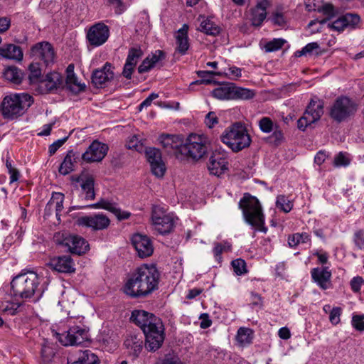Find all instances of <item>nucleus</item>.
<instances>
[{"mask_svg": "<svg viewBox=\"0 0 364 364\" xmlns=\"http://www.w3.org/2000/svg\"><path fill=\"white\" fill-rule=\"evenodd\" d=\"M159 277L154 265H141L130 274L124 292L132 298L146 296L158 288Z\"/></svg>", "mask_w": 364, "mask_h": 364, "instance_id": "f257e3e1", "label": "nucleus"}, {"mask_svg": "<svg viewBox=\"0 0 364 364\" xmlns=\"http://www.w3.org/2000/svg\"><path fill=\"white\" fill-rule=\"evenodd\" d=\"M130 320L143 331L147 349L155 351L161 347L164 340V325L161 318L144 310H134Z\"/></svg>", "mask_w": 364, "mask_h": 364, "instance_id": "f03ea898", "label": "nucleus"}, {"mask_svg": "<svg viewBox=\"0 0 364 364\" xmlns=\"http://www.w3.org/2000/svg\"><path fill=\"white\" fill-rule=\"evenodd\" d=\"M40 279L34 272H27L16 276L11 282L13 294L23 299L34 298L38 301L43 294V290L39 288Z\"/></svg>", "mask_w": 364, "mask_h": 364, "instance_id": "7ed1b4c3", "label": "nucleus"}, {"mask_svg": "<svg viewBox=\"0 0 364 364\" xmlns=\"http://www.w3.org/2000/svg\"><path fill=\"white\" fill-rule=\"evenodd\" d=\"M33 102V97L28 94L8 95L0 104V114L4 119H16L22 116Z\"/></svg>", "mask_w": 364, "mask_h": 364, "instance_id": "20e7f679", "label": "nucleus"}, {"mask_svg": "<svg viewBox=\"0 0 364 364\" xmlns=\"http://www.w3.org/2000/svg\"><path fill=\"white\" fill-rule=\"evenodd\" d=\"M239 208L242 211L244 219L247 223L258 230L266 232L264 227V215L259 200L250 193H245L240 200Z\"/></svg>", "mask_w": 364, "mask_h": 364, "instance_id": "39448f33", "label": "nucleus"}, {"mask_svg": "<svg viewBox=\"0 0 364 364\" xmlns=\"http://www.w3.org/2000/svg\"><path fill=\"white\" fill-rule=\"evenodd\" d=\"M221 141L234 152H238L250 146L252 139L242 122H235L227 127L220 136Z\"/></svg>", "mask_w": 364, "mask_h": 364, "instance_id": "423d86ee", "label": "nucleus"}, {"mask_svg": "<svg viewBox=\"0 0 364 364\" xmlns=\"http://www.w3.org/2000/svg\"><path fill=\"white\" fill-rule=\"evenodd\" d=\"M57 338L65 346H83L90 342L89 328L80 322L70 326L63 333H57Z\"/></svg>", "mask_w": 364, "mask_h": 364, "instance_id": "0eeeda50", "label": "nucleus"}, {"mask_svg": "<svg viewBox=\"0 0 364 364\" xmlns=\"http://www.w3.org/2000/svg\"><path fill=\"white\" fill-rule=\"evenodd\" d=\"M208 139L205 135L191 134L182 144L180 154L194 160L201 159L207 152Z\"/></svg>", "mask_w": 364, "mask_h": 364, "instance_id": "6e6552de", "label": "nucleus"}, {"mask_svg": "<svg viewBox=\"0 0 364 364\" xmlns=\"http://www.w3.org/2000/svg\"><path fill=\"white\" fill-rule=\"evenodd\" d=\"M356 104L347 97H340L336 100L330 109V117L337 122L347 120L355 114Z\"/></svg>", "mask_w": 364, "mask_h": 364, "instance_id": "1a4fd4ad", "label": "nucleus"}, {"mask_svg": "<svg viewBox=\"0 0 364 364\" xmlns=\"http://www.w3.org/2000/svg\"><path fill=\"white\" fill-rule=\"evenodd\" d=\"M323 114V102L321 100H311L307 106L303 116L297 122V127L301 131L311 124L320 119Z\"/></svg>", "mask_w": 364, "mask_h": 364, "instance_id": "9d476101", "label": "nucleus"}, {"mask_svg": "<svg viewBox=\"0 0 364 364\" xmlns=\"http://www.w3.org/2000/svg\"><path fill=\"white\" fill-rule=\"evenodd\" d=\"M151 220L155 230L161 235L171 232L174 227V218L172 215L166 214L164 208L154 206Z\"/></svg>", "mask_w": 364, "mask_h": 364, "instance_id": "9b49d317", "label": "nucleus"}, {"mask_svg": "<svg viewBox=\"0 0 364 364\" xmlns=\"http://www.w3.org/2000/svg\"><path fill=\"white\" fill-rule=\"evenodd\" d=\"M31 50L34 60L41 61L45 68L54 63L55 54L53 47L50 43L47 41L39 42L35 44Z\"/></svg>", "mask_w": 364, "mask_h": 364, "instance_id": "f8f14e48", "label": "nucleus"}, {"mask_svg": "<svg viewBox=\"0 0 364 364\" xmlns=\"http://www.w3.org/2000/svg\"><path fill=\"white\" fill-rule=\"evenodd\" d=\"M109 36V27L103 23H97L90 28L86 37L90 45L97 47L104 44Z\"/></svg>", "mask_w": 364, "mask_h": 364, "instance_id": "ddd939ff", "label": "nucleus"}, {"mask_svg": "<svg viewBox=\"0 0 364 364\" xmlns=\"http://www.w3.org/2000/svg\"><path fill=\"white\" fill-rule=\"evenodd\" d=\"M71 179L80 183L81 194L84 200H92L95 198V178L92 175L82 172L79 176H73Z\"/></svg>", "mask_w": 364, "mask_h": 364, "instance_id": "4468645a", "label": "nucleus"}, {"mask_svg": "<svg viewBox=\"0 0 364 364\" xmlns=\"http://www.w3.org/2000/svg\"><path fill=\"white\" fill-rule=\"evenodd\" d=\"M145 154L147 161L150 164L153 174L157 177H162L166 171V167L162 161L160 150L154 147H149L146 149Z\"/></svg>", "mask_w": 364, "mask_h": 364, "instance_id": "2eb2a0df", "label": "nucleus"}, {"mask_svg": "<svg viewBox=\"0 0 364 364\" xmlns=\"http://www.w3.org/2000/svg\"><path fill=\"white\" fill-rule=\"evenodd\" d=\"M80 225L90 228L93 230H102L108 228L109 219L102 213L80 217L77 220Z\"/></svg>", "mask_w": 364, "mask_h": 364, "instance_id": "dca6fc26", "label": "nucleus"}, {"mask_svg": "<svg viewBox=\"0 0 364 364\" xmlns=\"http://www.w3.org/2000/svg\"><path fill=\"white\" fill-rule=\"evenodd\" d=\"M107 151V145L94 141L82 155V158L87 162L100 161L106 156Z\"/></svg>", "mask_w": 364, "mask_h": 364, "instance_id": "f3484780", "label": "nucleus"}, {"mask_svg": "<svg viewBox=\"0 0 364 364\" xmlns=\"http://www.w3.org/2000/svg\"><path fill=\"white\" fill-rule=\"evenodd\" d=\"M61 243L67 247L71 253L78 255L85 253L89 247L87 242L84 238L74 235H66Z\"/></svg>", "mask_w": 364, "mask_h": 364, "instance_id": "a211bd4d", "label": "nucleus"}, {"mask_svg": "<svg viewBox=\"0 0 364 364\" xmlns=\"http://www.w3.org/2000/svg\"><path fill=\"white\" fill-rule=\"evenodd\" d=\"M132 242L139 257L145 258L152 255L153 245L146 235L135 234L132 238Z\"/></svg>", "mask_w": 364, "mask_h": 364, "instance_id": "6ab92c4d", "label": "nucleus"}, {"mask_svg": "<svg viewBox=\"0 0 364 364\" xmlns=\"http://www.w3.org/2000/svg\"><path fill=\"white\" fill-rule=\"evenodd\" d=\"M48 265L58 272L73 273L75 271L73 260L69 255L54 257L50 259Z\"/></svg>", "mask_w": 364, "mask_h": 364, "instance_id": "aec40b11", "label": "nucleus"}, {"mask_svg": "<svg viewBox=\"0 0 364 364\" xmlns=\"http://www.w3.org/2000/svg\"><path fill=\"white\" fill-rule=\"evenodd\" d=\"M112 64L107 62L102 68L95 70L92 75V82L97 87H102L114 77Z\"/></svg>", "mask_w": 364, "mask_h": 364, "instance_id": "412c9836", "label": "nucleus"}, {"mask_svg": "<svg viewBox=\"0 0 364 364\" xmlns=\"http://www.w3.org/2000/svg\"><path fill=\"white\" fill-rule=\"evenodd\" d=\"M360 21V16L356 14L347 13L337 20L328 24V27L336 31H342L346 27L354 28Z\"/></svg>", "mask_w": 364, "mask_h": 364, "instance_id": "4be33fe9", "label": "nucleus"}, {"mask_svg": "<svg viewBox=\"0 0 364 364\" xmlns=\"http://www.w3.org/2000/svg\"><path fill=\"white\" fill-rule=\"evenodd\" d=\"M228 161L220 153H213L209 159L208 168L213 175L220 176L228 170Z\"/></svg>", "mask_w": 364, "mask_h": 364, "instance_id": "5701e85b", "label": "nucleus"}, {"mask_svg": "<svg viewBox=\"0 0 364 364\" xmlns=\"http://www.w3.org/2000/svg\"><path fill=\"white\" fill-rule=\"evenodd\" d=\"M312 280L322 289L331 287V272L328 267L313 268L311 270Z\"/></svg>", "mask_w": 364, "mask_h": 364, "instance_id": "b1692460", "label": "nucleus"}, {"mask_svg": "<svg viewBox=\"0 0 364 364\" xmlns=\"http://www.w3.org/2000/svg\"><path fill=\"white\" fill-rule=\"evenodd\" d=\"M87 206L91 208H102L107 210L112 213L119 220L128 219L131 215L130 213L127 211H122L119 208H118L116 203L110 202L104 198H101L96 203L87 205Z\"/></svg>", "mask_w": 364, "mask_h": 364, "instance_id": "393cba45", "label": "nucleus"}, {"mask_svg": "<svg viewBox=\"0 0 364 364\" xmlns=\"http://www.w3.org/2000/svg\"><path fill=\"white\" fill-rule=\"evenodd\" d=\"M159 143L168 153H180L182 141L179 136L171 134H161L159 137Z\"/></svg>", "mask_w": 364, "mask_h": 364, "instance_id": "a878e982", "label": "nucleus"}, {"mask_svg": "<svg viewBox=\"0 0 364 364\" xmlns=\"http://www.w3.org/2000/svg\"><path fill=\"white\" fill-rule=\"evenodd\" d=\"M165 53L160 50H156L154 53L149 55L138 67L139 73H144L153 68L158 62L164 59Z\"/></svg>", "mask_w": 364, "mask_h": 364, "instance_id": "bb28decb", "label": "nucleus"}, {"mask_svg": "<svg viewBox=\"0 0 364 364\" xmlns=\"http://www.w3.org/2000/svg\"><path fill=\"white\" fill-rule=\"evenodd\" d=\"M267 0H260L252 10L251 21L253 26H259L267 16Z\"/></svg>", "mask_w": 364, "mask_h": 364, "instance_id": "cd10ccee", "label": "nucleus"}, {"mask_svg": "<svg viewBox=\"0 0 364 364\" xmlns=\"http://www.w3.org/2000/svg\"><path fill=\"white\" fill-rule=\"evenodd\" d=\"M0 56L6 59L21 61L23 58V51L18 46L6 44L0 48Z\"/></svg>", "mask_w": 364, "mask_h": 364, "instance_id": "c85d7f7f", "label": "nucleus"}, {"mask_svg": "<svg viewBox=\"0 0 364 364\" xmlns=\"http://www.w3.org/2000/svg\"><path fill=\"white\" fill-rule=\"evenodd\" d=\"M43 83L47 91L54 92L63 87V78L58 72L48 73Z\"/></svg>", "mask_w": 364, "mask_h": 364, "instance_id": "c756f323", "label": "nucleus"}, {"mask_svg": "<svg viewBox=\"0 0 364 364\" xmlns=\"http://www.w3.org/2000/svg\"><path fill=\"white\" fill-rule=\"evenodd\" d=\"M188 30V26L183 24L176 35V49L182 55H184L189 48Z\"/></svg>", "mask_w": 364, "mask_h": 364, "instance_id": "7c9ffc66", "label": "nucleus"}, {"mask_svg": "<svg viewBox=\"0 0 364 364\" xmlns=\"http://www.w3.org/2000/svg\"><path fill=\"white\" fill-rule=\"evenodd\" d=\"M77 159L78 155L73 150L68 151L58 168L59 173L65 176L72 172Z\"/></svg>", "mask_w": 364, "mask_h": 364, "instance_id": "2f4dec72", "label": "nucleus"}, {"mask_svg": "<svg viewBox=\"0 0 364 364\" xmlns=\"http://www.w3.org/2000/svg\"><path fill=\"white\" fill-rule=\"evenodd\" d=\"M232 83H223L212 91L213 97L220 100H232Z\"/></svg>", "mask_w": 364, "mask_h": 364, "instance_id": "473e14b6", "label": "nucleus"}, {"mask_svg": "<svg viewBox=\"0 0 364 364\" xmlns=\"http://www.w3.org/2000/svg\"><path fill=\"white\" fill-rule=\"evenodd\" d=\"M198 30L207 35L215 36L220 32V28L210 18H204Z\"/></svg>", "mask_w": 364, "mask_h": 364, "instance_id": "72a5a7b5", "label": "nucleus"}, {"mask_svg": "<svg viewBox=\"0 0 364 364\" xmlns=\"http://www.w3.org/2000/svg\"><path fill=\"white\" fill-rule=\"evenodd\" d=\"M3 77L5 80L14 84H20L22 80L21 71L15 66H9L5 68Z\"/></svg>", "mask_w": 364, "mask_h": 364, "instance_id": "f704fd0d", "label": "nucleus"}, {"mask_svg": "<svg viewBox=\"0 0 364 364\" xmlns=\"http://www.w3.org/2000/svg\"><path fill=\"white\" fill-rule=\"evenodd\" d=\"M253 338V332L247 328H240L237 331L236 340L240 346L250 344Z\"/></svg>", "mask_w": 364, "mask_h": 364, "instance_id": "c9c22d12", "label": "nucleus"}, {"mask_svg": "<svg viewBox=\"0 0 364 364\" xmlns=\"http://www.w3.org/2000/svg\"><path fill=\"white\" fill-rule=\"evenodd\" d=\"M64 195L61 193H54L51 199L48 202L47 206L51 208L53 206L55 208L56 216L60 215V212L63 209Z\"/></svg>", "mask_w": 364, "mask_h": 364, "instance_id": "e433bc0d", "label": "nucleus"}, {"mask_svg": "<svg viewBox=\"0 0 364 364\" xmlns=\"http://www.w3.org/2000/svg\"><path fill=\"white\" fill-rule=\"evenodd\" d=\"M66 87L67 88L74 94H78L85 90V85L81 83L77 80L76 75H73V77L69 79V77H66Z\"/></svg>", "mask_w": 364, "mask_h": 364, "instance_id": "4c0bfd02", "label": "nucleus"}, {"mask_svg": "<svg viewBox=\"0 0 364 364\" xmlns=\"http://www.w3.org/2000/svg\"><path fill=\"white\" fill-rule=\"evenodd\" d=\"M232 100H250L252 99L255 93L252 90L236 87L233 85Z\"/></svg>", "mask_w": 364, "mask_h": 364, "instance_id": "58836bf2", "label": "nucleus"}, {"mask_svg": "<svg viewBox=\"0 0 364 364\" xmlns=\"http://www.w3.org/2000/svg\"><path fill=\"white\" fill-rule=\"evenodd\" d=\"M97 357L92 353L90 350H86L83 351L78 359L71 364H98Z\"/></svg>", "mask_w": 364, "mask_h": 364, "instance_id": "ea45409f", "label": "nucleus"}, {"mask_svg": "<svg viewBox=\"0 0 364 364\" xmlns=\"http://www.w3.org/2000/svg\"><path fill=\"white\" fill-rule=\"evenodd\" d=\"M310 240V236L306 232L295 233L289 236L288 243L291 247H294L299 243H306Z\"/></svg>", "mask_w": 364, "mask_h": 364, "instance_id": "a19ab883", "label": "nucleus"}, {"mask_svg": "<svg viewBox=\"0 0 364 364\" xmlns=\"http://www.w3.org/2000/svg\"><path fill=\"white\" fill-rule=\"evenodd\" d=\"M143 51L140 47H132L129 50L126 63L136 66L138 60L143 56Z\"/></svg>", "mask_w": 364, "mask_h": 364, "instance_id": "79ce46f5", "label": "nucleus"}, {"mask_svg": "<svg viewBox=\"0 0 364 364\" xmlns=\"http://www.w3.org/2000/svg\"><path fill=\"white\" fill-rule=\"evenodd\" d=\"M198 75L201 78V80L194 82V84H210L215 82L213 80L212 76H220L222 75V73L220 72L215 71H198Z\"/></svg>", "mask_w": 364, "mask_h": 364, "instance_id": "37998d69", "label": "nucleus"}, {"mask_svg": "<svg viewBox=\"0 0 364 364\" xmlns=\"http://www.w3.org/2000/svg\"><path fill=\"white\" fill-rule=\"evenodd\" d=\"M276 206L284 213H289L293 208V203L285 196L280 195L277 198Z\"/></svg>", "mask_w": 364, "mask_h": 364, "instance_id": "c03bdc74", "label": "nucleus"}, {"mask_svg": "<svg viewBox=\"0 0 364 364\" xmlns=\"http://www.w3.org/2000/svg\"><path fill=\"white\" fill-rule=\"evenodd\" d=\"M43 63L39 62L32 63L29 65V79L31 82L38 81L41 76Z\"/></svg>", "mask_w": 364, "mask_h": 364, "instance_id": "a18cd8bd", "label": "nucleus"}, {"mask_svg": "<svg viewBox=\"0 0 364 364\" xmlns=\"http://www.w3.org/2000/svg\"><path fill=\"white\" fill-rule=\"evenodd\" d=\"M258 125L262 132L270 133L274 130L276 124L269 117H263L259 120Z\"/></svg>", "mask_w": 364, "mask_h": 364, "instance_id": "49530a36", "label": "nucleus"}, {"mask_svg": "<svg viewBox=\"0 0 364 364\" xmlns=\"http://www.w3.org/2000/svg\"><path fill=\"white\" fill-rule=\"evenodd\" d=\"M41 355L43 362L45 364L50 363L55 355L54 349L46 344H42Z\"/></svg>", "mask_w": 364, "mask_h": 364, "instance_id": "de8ad7c7", "label": "nucleus"}, {"mask_svg": "<svg viewBox=\"0 0 364 364\" xmlns=\"http://www.w3.org/2000/svg\"><path fill=\"white\" fill-rule=\"evenodd\" d=\"M286 41L282 38H274L264 45L266 52L277 51L282 48Z\"/></svg>", "mask_w": 364, "mask_h": 364, "instance_id": "09e8293b", "label": "nucleus"}, {"mask_svg": "<svg viewBox=\"0 0 364 364\" xmlns=\"http://www.w3.org/2000/svg\"><path fill=\"white\" fill-rule=\"evenodd\" d=\"M349 154L346 152H339L334 158L333 165L336 167L347 166L350 164Z\"/></svg>", "mask_w": 364, "mask_h": 364, "instance_id": "8fccbe9b", "label": "nucleus"}, {"mask_svg": "<svg viewBox=\"0 0 364 364\" xmlns=\"http://www.w3.org/2000/svg\"><path fill=\"white\" fill-rule=\"evenodd\" d=\"M232 266L234 272L237 275H242L247 272L246 263L242 259H237L232 262Z\"/></svg>", "mask_w": 364, "mask_h": 364, "instance_id": "3c124183", "label": "nucleus"}, {"mask_svg": "<svg viewBox=\"0 0 364 364\" xmlns=\"http://www.w3.org/2000/svg\"><path fill=\"white\" fill-rule=\"evenodd\" d=\"M353 240L356 246V247L359 250H362L364 248V230H356L353 237Z\"/></svg>", "mask_w": 364, "mask_h": 364, "instance_id": "603ef678", "label": "nucleus"}, {"mask_svg": "<svg viewBox=\"0 0 364 364\" xmlns=\"http://www.w3.org/2000/svg\"><path fill=\"white\" fill-rule=\"evenodd\" d=\"M351 323L355 330L358 331H364V314L353 315Z\"/></svg>", "mask_w": 364, "mask_h": 364, "instance_id": "864d4df0", "label": "nucleus"}, {"mask_svg": "<svg viewBox=\"0 0 364 364\" xmlns=\"http://www.w3.org/2000/svg\"><path fill=\"white\" fill-rule=\"evenodd\" d=\"M318 44L316 42L308 43L301 50H297L295 53V55L296 57H301L302 55L311 53L314 50L318 48Z\"/></svg>", "mask_w": 364, "mask_h": 364, "instance_id": "5fc2aeb1", "label": "nucleus"}, {"mask_svg": "<svg viewBox=\"0 0 364 364\" xmlns=\"http://www.w3.org/2000/svg\"><path fill=\"white\" fill-rule=\"evenodd\" d=\"M318 11L322 12L328 18L333 17L336 14L335 9L331 4H324L320 8L318 9Z\"/></svg>", "mask_w": 364, "mask_h": 364, "instance_id": "6e6d98bb", "label": "nucleus"}, {"mask_svg": "<svg viewBox=\"0 0 364 364\" xmlns=\"http://www.w3.org/2000/svg\"><path fill=\"white\" fill-rule=\"evenodd\" d=\"M272 134L269 136V139L274 141L275 144L281 143L284 138L282 131L279 128L277 125H275Z\"/></svg>", "mask_w": 364, "mask_h": 364, "instance_id": "4d7b16f0", "label": "nucleus"}, {"mask_svg": "<svg viewBox=\"0 0 364 364\" xmlns=\"http://www.w3.org/2000/svg\"><path fill=\"white\" fill-rule=\"evenodd\" d=\"M341 314V309L340 307H333L329 315V320L333 325H336L340 322V316Z\"/></svg>", "mask_w": 364, "mask_h": 364, "instance_id": "13d9d810", "label": "nucleus"}, {"mask_svg": "<svg viewBox=\"0 0 364 364\" xmlns=\"http://www.w3.org/2000/svg\"><path fill=\"white\" fill-rule=\"evenodd\" d=\"M205 123L209 127H213L216 124L218 123V117L214 112H208L205 118Z\"/></svg>", "mask_w": 364, "mask_h": 364, "instance_id": "bf43d9fd", "label": "nucleus"}, {"mask_svg": "<svg viewBox=\"0 0 364 364\" xmlns=\"http://www.w3.org/2000/svg\"><path fill=\"white\" fill-rule=\"evenodd\" d=\"M363 283L364 280L361 277H353L350 281L351 289L354 292H359Z\"/></svg>", "mask_w": 364, "mask_h": 364, "instance_id": "052dcab7", "label": "nucleus"}, {"mask_svg": "<svg viewBox=\"0 0 364 364\" xmlns=\"http://www.w3.org/2000/svg\"><path fill=\"white\" fill-rule=\"evenodd\" d=\"M272 22L279 26H283L286 24V18L282 12L276 11L272 14Z\"/></svg>", "mask_w": 364, "mask_h": 364, "instance_id": "680f3d73", "label": "nucleus"}, {"mask_svg": "<svg viewBox=\"0 0 364 364\" xmlns=\"http://www.w3.org/2000/svg\"><path fill=\"white\" fill-rule=\"evenodd\" d=\"M68 136H66V137H64L61 139H58L56 141H55L54 143H53L50 146H49V153L50 155H53L54 154L57 150L61 146H63V144L67 141Z\"/></svg>", "mask_w": 364, "mask_h": 364, "instance_id": "e2e57ef3", "label": "nucleus"}, {"mask_svg": "<svg viewBox=\"0 0 364 364\" xmlns=\"http://www.w3.org/2000/svg\"><path fill=\"white\" fill-rule=\"evenodd\" d=\"M159 95L156 93H151L147 97L139 106V110L141 111L144 107H147L151 105L154 100L156 99Z\"/></svg>", "mask_w": 364, "mask_h": 364, "instance_id": "0e129e2a", "label": "nucleus"}, {"mask_svg": "<svg viewBox=\"0 0 364 364\" xmlns=\"http://www.w3.org/2000/svg\"><path fill=\"white\" fill-rule=\"evenodd\" d=\"M109 2L115 6L117 14H121L125 10V6L121 0H109Z\"/></svg>", "mask_w": 364, "mask_h": 364, "instance_id": "69168bd1", "label": "nucleus"}, {"mask_svg": "<svg viewBox=\"0 0 364 364\" xmlns=\"http://www.w3.org/2000/svg\"><path fill=\"white\" fill-rule=\"evenodd\" d=\"M134 68V65L125 63L122 72L123 76L127 79H131Z\"/></svg>", "mask_w": 364, "mask_h": 364, "instance_id": "338daca9", "label": "nucleus"}, {"mask_svg": "<svg viewBox=\"0 0 364 364\" xmlns=\"http://www.w3.org/2000/svg\"><path fill=\"white\" fill-rule=\"evenodd\" d=\"M250 301L251 305L253 306L262 305V298L260 295L257 293L251 292Z\"/></svg>", "mask_w": 364, "mask_h": 364, "instance_id": "774afa93", "label": "nucleus"}]
</instances>
